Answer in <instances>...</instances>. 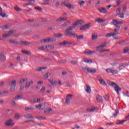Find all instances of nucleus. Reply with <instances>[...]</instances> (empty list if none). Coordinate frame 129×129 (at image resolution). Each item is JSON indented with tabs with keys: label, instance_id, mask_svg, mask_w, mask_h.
<instances>
[{
	"label": "nucleus",
	"instance_id": "nucleus-1",
	"mask_svg": "<svg viewBox=\"0 0 129 129\" xmlns=\"http://www.w3.org/2000/svg\"><path fill=\"white\" fill-rule=\"evenodd\" d=\"M83 23H84V21L83 20H77L74 24H73V26H71L70 28L66 29L65 33H69L71 32V31H73V30H75V27H76V26L81 25L83 24Z\"/></svg>",
	"mask_w": 129,
	"mask_h": 129
},
{
	"label": "nucleus",
	"instance_id": "nucleus-45",
	"mask_svg": "<svg viewBox=\"0 0 129 129\" xmlns=\"http://www.w3.org/2000/svg\"><path fill=\"white\" fill-rule=\"evenodd\" d=\"M22 98V96L21 95H18L15 96L14 98L15 100H19V99H21Z\"/></svg>",
	"mask_w": 129,
	"mask_h": 129
},
{
	"label": "nucleus",
	"instance_id": "nucleus-44",
	"mask_svg": "<svg viewBox=\"0 0 129 129\" xmlns=\"http://www.w3.org/2000/svg\"><path fill=\"white\" fill-rule=\"evenodd\" d=\"M0 28L2 30H5V29H9V26H8V25H4V26H1Z\"/></svg>",
	"mask_w": 129,
	"mask_h": 129
},
{
	"label": "nucleus",
	"instance_id": "nucleus-13",
	"mask_svg": "<svg viewBox=\"0 0 129 129\" xmlns=\"http://www.w3.org/2000/svg\"><path fill=\"white\" fill-rule=\"evenodd\" d=\"M98 80L99 81L100 83L102 84V85H106V83H105V81L104 80H102L101 77L98 76Z\"/></svg>",
	"mask_w": 129,
	"mask_h": 129
},
{
	"label": "nucleus",
	"instance_id": "nucleus-43",
	"mask_svg": "<svg viewBox=\"0 0 129 129\" xmlns=\"http://www.w3.org/2000/svg\"><path fill=\"white\" fill-rule=\"evenodd\" d=\"M120 67H125L126 66H128V63H121L119 64Z\"/></svg>",
	"mask_w": 129,
	"mask_h": 129
},
{
	"label": "nucleus",
	"instance_id": "nucleus-46",
	"mask_svg": "<svg viewBox=\"0 0 129 129\" xmlns=\"http://www.w3.org/2000/svg\"><path fill=\"white\" fill-rule=\"evenodd\" d=\"M34 110V107H33L25 108V110H26V111H29V110Z\"/></svg>",
	"mask_w": 129,
	"mask_h": 129
},
{
	"label": "nucleus",
	"instance_id": "nucleus-59",
	"mask_svg": "<svg viewBox=\"0 0 129 129\" xmlns=\"http://www.w3.org/2000/svg\"><path fill=\"white\" fill-rule=\"evenodd\" d=\"M14 10H15L16 12H21V9L18 7H15Z\"/></svg>",
	"mask_w": 129,
	"mask_h": 129
},
{
	"label": "nucleus",
	"instance_id": "nucleus-23",
	"mask_svg": "<svg viewBox=\"0 0 129 129\" xmlns=\"http://www.w3.org/2000/svg\"><path fill=\"white\" fill-rule=\"evenodd\" d=\"M118 113H119V110H118V109H116L115 110V112L113 113L112 117H115L118 114Z\"/></svg>",
	"mask_w": 129,
	"mask_h": 129
},
{
	"label": "nucleus",
	"instance_id": "nucleus-27",
	"mask_svg": "<svg viewBox=\"0 0 129 129\" xmlns=\"http://www.w3.org/2000/svg\"><path fill=\"white\" fill-rule=\"evenodd\" d=\"M9 42L11 44H14L15 45H19V44H20L19 42L15 41L14 40H10Z\"/></svg>",
	"mask_w": 129,
	"mask_h": 129
},
{
	"label": "nucleus",
	"instance_id": "nucleus-3",
	"mask_svg": "<svg viewBox=\"0 0 129 129\" xmlns=\"http://www.w3.org/2000/svg\"><path fill=\"white\" fill-rule=\"evenodd\" d=\"M82 71L83 72L86 73V74H88V73H91L92 74L96 73V69L94 68L82 67Z\"/></svg>",
	"mask_w": 129,
	"mask_h": 129
},
{
	"label": "nucleus",
	"instance_id": "nucleus-12",
	"mask_svg": "<svg viewBox=\"0 0 129 129\" xmlns=\"http://www.w3.org/2000/svg\"><path fill=\"white\" fill-rule=\"evenodd\" d=\"M84 53V54H86V55H93V54H95V53H96V51L89 50V51H85Z\"/></svg>",
	"mask_w": 129,
	"mask_h": 129
},
{
	"label": "nucleus",
	"instance_id": "nucleus-40",
	"mask_svg": "<svg viewBox=\"0 0 129 129\" xmlns=\"http://www.w3.org/2000/svg\"><path fill=\"white\" fill-rule=\"evenodd\" d=\"M49 43L56 41V38H55L54 37H51L49 38Z\"/></svg>",
	"mask_w": 129,
	"mask_h": 129
},
{
	"label": "nucleus",
	"instance_id": "nucleus-61",
	"mask_svg": "<svg viewBox=\"0 0 129 129\" xmlns=\"http://www.w3.org/2000/svg\"><path fill=\"white\" fill-rule=\"evenodd\" d=\"M36 118H37V119H39V120H41L42 119H46V117H36Z\"/></svg>",
	"mask_w": 129,
	"mask_h": 129
},
{
	"label": "nucleus",
	"instance_id": "nucleus-18",
	"mask_svg": "<svg viewBox=\"0 0 129 129\" xmlns=\"http://www.w3.org/2000/svg\"><path fill=\"white\" fill-rule=\"evenodd\" d=\"M0 60L2 62H5L6 60V57H5V55L4 53H1L0 54Z\"/></svg>",
	"mask_w": 129,
	"mask_h": 129
},
{
	"label": "nucleus",
	"instance_id": "nucleus-63",
	"mask_svg": "<svg viewBox=\"0 0 129 129\" xmlns=\"http://www.w3.org/2000/svg\"><path fill=\"white\" fill-rule=\"evenodd\" d=\"M66 102L68 104L70 103V99H69V98H67V99H66Z\"/></svg>",
	"mask_w": 129,
	"mask_h": 129
},
{
	"label": "nucleus",
	"instance_id": "nucleus-28",
	"mask_svg": "<svg viewBox=\"0 0 129 129\" xmlns=\"http://www.w3.org/2000/svg\"><path fill=\"white\" fill-rule=\"evenodd\" d=\"M67 8H68V9H75V6H74L73 5H72L71 4H67Z\"/></svg>",
	"mask_w": 129,
	"mask_h": 129
},
{
	"label": "nucleus",
	"instance_id": "nucleus-36",
	"mask_svg": "<svg viewBox=\"0 0 129 129\" xmlns=\"http://www.w3.org/2000/svg\"><path fill=\"white\" fill-rule=\"evenodd\" d=\"M44 42V43H50L49 38L48 39H45L42 40L41 41L40 43H43Z\"/></svg>",
	"mask_w": 129,
	"mask_h": 129
},
{
	"label": "nucleus",
	"instance_id": "nucleus-10",
	"mask_svg": "<svg viewBox=\"0 0 129 129\" xmlns=\"http://www.w3.org/2000/svg\"><path fill=\"white\" fill-rule=\"evenodd\" d=\"M96 99L98 102L103 103V99H102V97H101V96L97 95L96 96Z\"/></svg>",
	"mask_w": 129,
	"mask_h": 129
},
{
	"label": "nucleus",
	"instance_id": "nucleus-48",
	"mask_svg": "<svg viewBox=\"0 0 129 129\" xmlns=\"http://www.w3.org/2000/svg\"><path fill=\"white\" fill-rule=\"evenodd\" d=\"M8 93H9L8 91H3L0 92V94H1V95H3V96H5L6 94H8Z\"/></svg>",
	"mask_w": 129,
	"mask_h": 129
},
{
	"label": "nucleus",
	"instance_id": "nucleus-35",
	"mask_svg": "<svg viewBox=\"0 0 129 129\" xmlns=\"http://www.w3.org/2000/svg\"><path fill=\"white\" fill-rule=\"evenodd\" d=\"M22 53H23V54H27V55H31V53L30 51H28L27 50H22Z\"/></svg>",
	"mask_w": 129,
	"mask_h": 129
},
{
	"label": "nucleus",
	"instance_id": "nucleus-7",
	"mask_svg": "<svg viewBox=\"0 0 129 129\" xmlns=\"http://www.w3.org/2000/svg\"><path fill=\"white\" fill-rule=\"evenodd\" d=\"M10 83L11 84V87L10 88V91L13 92L15 91V89H16V83H17V82L16 80L12 81Z\"/></svg>",
	"mask_w": 129,
	"mask_h": 129
},
{
	"label": "nucleus",
	"instance_id": "nucleus-60",
	"mask_svg": "<svg viewBox=\"0 0 129 129\" xmlns=\"http://www.w3.org/2000/svg\"><path fill=\"white\" fill-rule=\"evenodd\" d=\"M120 3H122V1L120 0H117L116 1V4L117 6H119V5H120Z\"/></svg>",
	"mask_w": 129,
	"mask_h": 129
},
{
	"label": "nucleus",
	"instance_id": "nucleus-41",
	"mask_svg": "<svg viewBox=\"0 0 129 129\" xmlns=\"http://www.w3.org/2000/svg\"><path fill=\"white\" fill-rule=\"evenodd\" d=\"M51 53L53 54V55H54L55 56H57V55H60L59 54V52H58V51H51Z\"/></svg>",
	"mask_w": 129,
	"mask_h": 129
},
{
	"label": "nucleus",
	"instance_id": "nucleus-20",
	"mask_svg": "<svg viewBox=\"0 0 129 129\" xmlns=\"http://www.w3.org/2000/svg\"><path fill=\"white\" fill-rule=\"evenodd\" d=\"M83 61L85 62V63H93L92 60L88 58H84L83 59Z\"/></svg>",
	"mask_w": 129,
	"mask_h": 129
},
{
	"label": "nucleus",
	"instance_id": "nucleus-25",
	"mask_svg": "<svg viewBox=\"0 0 129 129\" xmlns=\"http://www.w3.org/2000/svg\"><path fill=\"white\" fill-rule=\"evenodd\" d=\"M54 38H61L63 36V34L59 33H55L53 35Z\"/></svg>",
	"mask_w": 129,
	"mask_h": 129
},
{
	"label": "nucleus",
	"instance_id": "nucleus-16",
	"mask_svg": "<svg viewBox=\"0 0 129 129\" xmlns=\"http://www.w3.org/2000/svg\"><path fill=\"white\" fill-rule=\"evenodd\" d=\"M85 90L87 93H91V88L88 85L85 86Z\"/></svg>",
	"mask_w": 129,
	"mask_h": 129
},
{
	"label": "nucleus",
	"instance_id": "nucleus-38",
	"mask_svg": "<svg viewBox=\"0 0 129 129\" xmlns=\"http://www.w3.org/2000/svg\"><path fill=\"white\" fill-rule=\"evenodd\" d=\"M31 86V83H28L27 82L25 84V88H27V89H29L30 88V87Z\"/></svg>",
	"mask_w": 129,
	"mask_h": 129
},
{
	"label": "nucleus",
	"instance_id": "nucleus-54",
	"mask_svg": "<svg viewBox=\"0 0 129 129\" xmlns=\"http://www.w3.org/2000/svg\"><path fill=\"white\" fill-rule=\"evenodd\" d=\"M118 16H119V18H120V19H123V18H124L123 13H122V14L120 13L119 14Z\"/></svg>",
	"mask_w": 129,
	"mask_h": 129
},
{
	"label": "nucleus",
	"instance_id": "nucleus-14",
	"mask_svg": "<svg viewBox=\"0 0 129 129\" xmlns=\"http://www.w3.org/2000/svg\"><path fill=\"white\" fill-rule=\"evenodd\" d=\"M98 11L100 12V13H101V14H106V13H107V9L105 8L98 9Z\"/></svg>",
	"mask_w": 129,
	"mask_h": 129
},
{
	"label": "nucleus",
	"instance_id": "nucleus-33",
	"mask_svg": "<svg viewBox=\"0 0 129 129\" xmlns=\"http://www.w3.org/2000/svg\"><path fill=\"white\" fill-rule=\"evenodd\" d=\"M45 49H46V46H42L38 48V50L39 51H45Z\"/></svg>",
	"mask_w": 129,
	"mask_h": 129
},
{
	"label": "nucleus",
	"instance_id": "nucleus-34",
	"mask_svg": "<svg viewBox=\"0 0 129 129\" xmlns=\"http://www.w3.org/2000/svg\"><path fill=\"white\" fill-rule=\"evenodd\" d=\"M69 24H71V21H68L67 22H64L62 25V27H67V26H68V25H69Z\"/></svg>",
	"mask_w": 129,
	"mask_h": 129
},
{
	"label": "nucleus",
	"instance_id": "nucleus-53",
	"mask_svg": "<svg viewBox=\"0 0 129 129\" xmlns=\"http://www.w3.org/2000/svg\"><path fill=\"white\" fill-rule=\"evenodd\" d=\"M71 64H72V65H76L78 63V62L77 61V60H74V61H71Z\"/></svg>",
	"mask_w": 129,
	"mask_h": 129
},
{
	"label": "nucleus",
	"instance_id": "nucleus-47",
	"mask_svg": "<svg viewBox=\"0 0 129 129\" xmlns=\"http://www.w3.org/2000/svg\"><path fill=\"white\" fill-rule=\"evenodd\" d=\"M106 72L107 73H112V68L107 69L106 70Z\"/></svg>",
	"mask_w": 129,
	"mask_h": 129
},
{
	"label": "nucleus",
	"instance_id": "nucleus-22",
	"mask_svg": "<svg viewBox=\"0 0 129 129\" xmlns=\"http://www.w3.org/2000/svg\"><path fill=\"white\" fill-rule=\"evenodd\" d=\"M105 46H106V42H105L102 43L99 46H97L96 47V49H99V48H104V47H105Z\"/></svg>",
	"mask_w": 129,
	"mask_h": 129
},
{
	"label": "nucleus",
	"instance_id": "nucleus-11",
	"mask_svg": "<svg viewBox=\"0 0 129 129\" xmlns=\"http://www.w3.org/2000/svg\"><path fill=\"white\" fill-rule=\"evenodd\" d=\"M12 121H13L12 119H9L6 121L5 124L7 125V126H12V125L15 124V123H12Z\"/></svg>",
	"mask_w": 129,
	"mask_h": 129
},
{
	"label": "nucleus",
	"instance_id": "nucleus-56",
	"mask_svg": "<svg viewBox=\"0 0 129 129\" xmlns=\"http://www.w3.org/2000/svg\"><path fill=\"white\" fill-rule=\"evenodd\" d=\"M3 37H4V38H8L9 37H11V35L8 33V34H4Z\"/></svg>",
	"mask_w": 129,
	"mask_h": 129
},
{
	"label": "nucleus",
	"instance_id": "nucleus-24",
	"mask_svg": "<svg viewBox=\"0 0 129 129\" xmlns=\"http://www.w3.org/2000/svg\"><path fill=\"white\" fill-rule=\"evenodd\" d=\"M6 15H7V14H6L5 13L3 14V9H2V7H1V6H0V16H1V17H2V18H5Z\"/></svg>",
	"mask_w": 129,
	"mask_h": 129
},
{
	"label": "nucleus",
	"instance_id": "nucleus-9",
	"mask_svg": "<svg viewBox=\"0 0 129 129\" xmlns=\"http://www.w3.org/2000/svg\"><path fill=\"white\" fill-rule=\"evenodd\" d=\"M73 44V43L72 42H69L67 41H64L61 42H60L59 43V44L60 45V46H65L66 45H72Z\"/></svg>",
	"mask_w": 129,
	"mask_h": 129
},
{
	"label": "nucleus",
	"instance_id": "nucleus-8",
	"mask_svg": "<svg viewBox=\"0 0 129 129\" xmlns=\"http://www.w3.org/2000/svg\"><path fill=\"white\" fill-rule=\"evenodd\" d=\"M90 27V23H88L84 25H83L82 27H81L80 28V30L81 31H84V30H87L89 29Z\"/></svg>",
	"mask_w": 129,
	"mask_h": 129
},
{
	"label": "nucleus",
	"instance_id": "nucleus-58",
	"mask_svg": "<svg viewBox=\"0 0 129 129\" xmlns=\"http://www.w3.org/2000/svg\"><path fill=\"white\" fill-rule=\"evenodd\" d=\"M50 73H47L44 75V77H46V78H49V77H50Z\"/></svg>",
	"mask_w": 129,
	"mask_h": 129
},
{
	"label": "nucleus",
	"instance_id": "nucleus-57",
	"mask_svg": "<svg viewBox=\"0 0 129 129\" xmlns=\"http://www.w3.org/2000/svg\"><path fill=\"white\" fill-rule=\"evenodd\" d=\"M42 106H43V105H42V104H39V105L35 106V107H36V108H38V109H41Z\"/></svg>",
	"mask_w": 129,
	"mask_h": 129
},
{
	"label": "nucleus",
	"instance_id": "nucleus-2",
	"mask_svg": "<svg viewBox=\"0 0 129 129\" xmlns=\"http://www.w3.org/2000/svg\"><path fill=\"white\" fill-rule=\"evenodd\" d=\"M121 24H122L121 21H119L116 20H113L112 24L115 26V28L114 29V33H117V35H118V30L119 29H120Z\"/></svg>",
	"mask_w": 129,
	"mask_h": 129
},
{
	"label": "nucleus",
	"instance_id": "nucleus-32",
	"mask_svg": "<svg viewBox=\"0 0 129 129\" xmlns=\"http://www.w3.org/2000/svg\"><path fill=\"white\" fill-rule=\"evenodd\" d=\"M20 117H21L20 113L15 114V118H16V119H20Z\"/></svg>",
	"mask_w": 129,
	"mask_h": 129
},
{
	"label": "nucleus",
	"instance_id": "nucleus-4",
	"mask_svg": "<svg viewBox=\"0 0 129 129\" xmlns=\"http://www.w3.org/2000/svg\"><path fill=\"white\" fill-rule=\"evenodd\" d=\"M109 85L114 88V90L116 91L117 94L119 95V92L121 91V88L119 87L116 83L113 82H110Z\"/></svg>",
	"mask_w": 129,
	"mask_h": 129
},
{
	"label": "nucleus",
	"instance_id": "nucleus-26",
	"mask_svg": "<svg viewBox=\"0 0 129 129\" xmlns=\"http://www.w3.org/2000/svg\"><path fill=\"white\" fill-rule=\"evenodd\" d=\"M126 120H118L116 123V124H123V123L125 122Z\"/></svg>",
	"mask_w": 129,
	"mask_h": 129
},
{
	"label": "nucleus",
	"instance_id": "nucleus-19",
	"mask_svg": "<svg viewBox=\"0 0 129 129\" xmlns=\"http://www.w3.org/2000/svg\"><path fill=\"white\" fill-rule=\"evenodd\" d=\"M63 21H67V18L66 17H60L56 20V22L58 23L59 22H62Z\"/></svg>",
	"mask_w": 129,
	"mask_h": 129
},
{
	"label": "nucleus",
	"instance_id": "nucleus-42",
	"mask_svg": "<svg viewBox=\"0 0 129 129\" xmlns=\"http://www.w3.org/2000/svg\"><path fill=\"white\" fill-rule=\"evenodd\" d=\"M118 72L116 70H114L113 69H112V74L113 75H114V74H118Z\"/></svg>",
	"mask_w": 129,
	"mask_h": 129
},
{
	"label": "nucleus",
	"instance_id": "nucleus-55",
	"mask_svg": "<svg viewBox=\"0 0 129 129\" xmlns=\"http://www.w3.org/2000/svg\"><path fill=\"white\" fill-rule=\"evenodd\" d=\"M35 10H36L37 11H39V12H41L42 11V8L38 7H35Z\"/></svg>",
	"mask_w": 129,
	"mask_h": 129
},
{
	"label": "nucleus",
	"instance_id": "nucleus-5",
	"mask_svg": "<svg viewBox=\"0 0 129 129\" xmlns=\"http://www.w3.org/2000/svg\"><path fill=\"white\" fill-rule=\"evenodd\" d=\"M64 34L67 37H71V36H72L74 37V38H77L78 40H83V35L78 36L76 34L72 33V32H65Z\"/></svg>",
	"mask_w": 129,
	"mask_h": 129
},
{
	"label": "nucleus",
	"instance_id": "nucleus-64",
	"mask_svg": "<svg viewBox=\"0 0 129 129\" xmlns=\"http://www.w3.org/2000/svg\"><path fill=\"white\" fill-rule=\"evenodd\" d=\"M123 12H126L125 10H126V6H124L122 8Z\"/></svg>",
	"mask_w": 129,
	"mask_h": 129
},
{
	"label": "nucleus",
	"instance_id": "nucleus-17",
	"mask_svg": "<svg viewBox=\"0 0 129 129\" xmlns=\"http://www.w3.org/2000/svg\"><path fill=\"white\" fill-rule=\"evenodd\" d=\"M47 67H40V68H37L36 69H35V71H37V72H41L42 70H45L47 69Z\"/></svg>",
	"mask_w": 129,
	"mask_h": 129
},
{
	"label": "nucleus",
	"instance_id": "nucleus-30",
	"mask_svg": "<svg viewBox=\"0 0 129 129\" xmlns=\"http://www.w3.org/2000/svg\"><path fill=\"white\" fill-rule=\"evenodd\" d=\"M97 38L98 37L97 36V34L94 33L92 35V40H94L97 39Z\"/></svg>",
	"mask_w": 129,
	"mask_h": 129
},
{
	"label": "nucleus",
	"instance_id": "nucleus-37",
	"mask_svg": "<svg viewBox=\"0 0 129 129\" xmlns=\"http://www.w3.org/2000/svg\"><path fill=\"white\" fill-rule=\"evenodd\" d=\"M50 111H52L51 108H47L45 110H44V113H49Z\"/></svg>",
	"mask_w": 129,
	"mask_h": 129
},
{
	"label": "nucleus",
	"instance_id": "nucleus-31",
	"mask_svg": "<svg viewBox=\"0 0 129 129\" xmlns=\"http://www.w3.org/2000/svg\"><path fill=\"white\" fill-rule=\"evenodd\" d=\"M24 117L26 118H29V119L34 118V117L33 116H32L31 114H26L24 115Z\"/></svg>",
	"mask_w": 129,
	"mask_h": 129
},
{
	"label": "nucleus",
	"instance_id": "nucleus-15",
	"mask_svg": "<svg viewBox=\"0 0 129 129\" xmlns=\"http://www.w3.org/2000/svg\"><path fill=\"white\" fill-rule=\"evenodd\" d=\"M21 45H24V46H27L28 45H31L32 42H30L27 41H20Z\"/></svg>",
	"mask_w": 129,
	"mask_h": 129
},
{
	"label": "nucleus",
	"instance_id": "nucleus-51",
	"mask_svg": "<svg viewBox=\"0 0 129 129\" xmlns=\"http://www.w3.org/2000/svg\"><path fill=\"white\" fill-rule=\"evenodd\" d=\"M104 99L106 100V101H108L109 100V95H106L104 97Z\"/></svg>",
	"mask_w": 129,
	"mask_h": 129
},
{
	"label": "nucleus",
	"instance_id": "nucleus-39",
	"mask_svg": "<svg viewBox=\"0 0 129 129\" xmlns=\"http://www.w3.org/2000/svg\"><path fill=\"white\" fill-rule=\"evenodd\" d=\"M129 51V46L125 47L124 50H123V53L124 54H126V53H127V52H128Z\"/></svg>",
	"mask_w": 129,
	"mask_h": 129
},
{
	"label": "nucleus",
	"instance_id": "nucleus-62",
	"mask_svg": "<svg viewBox=\"0 0 129 129\" xmlns=\"http://www.w3.org/2000/svg\"><path fill=\"white\" fill-rule=\"evenodd\" d=\"M14 32H15V31H14V30L9 31L8 32V34H9V35H11V36H12V34H14Z\"/></svg>",
	"mask_w": 129,
	"mask_h": 129
},
{
	"label": "nucleus",
	"instance_id": "nucleus-50",
	"mask_svg": "<svg viewBox=\"0 0 129 129\" xmlns=\"http://www.w3.org/2000/svg\"><path fill=\"white\" fill-rule=\"evenodd\" d=\"M25 81H28V79H21L20 81V83H24Z\"/></svg>",
	"mask_w": 129,
	"mask_h": 129
},
{
	"label": "nucleus",
	"instance_id": "nucleus-6",
	"mask_svg": "<svg viewBox=\"0 0 129 129\" xmlns=\"http://www.w3.org/2000/svg\"><path fill=\"white\" fill-rule=\"evenodd\" d=\"M117 35V33H108L105 35V37L106 38L110 37H113V39H121V37H115L114 36H116Z\"/></svg>",
	"mask_w": 129,
	"mask_h": 129
},
{
	"label": "nucleus",
	"instance_id": "nucleus-49",
	"mask_svg": "<svg viewBox=\"0 0 129 129\" xmlns=\"http://www.w3.org/2000/svg\"><path fill=\"white\" fill-rule=\"evenodd\" d=\"M85 4V2L84 1H79L78 2V5H79L80 7H82V6H83V5H84Z\"/></svg>",
	"mask_w": 129,
	"mask_h": 129
},
{
	"label": "nucleus",
	"instance_id": "nucleus-52",
	"mask_svg": "<svg viewBox=\"0 0 129 129\" xmlns=\"http://www.w3.org/2000/svg\"><path fill=\"white\" fill-rule=\"evenodd\" d=\"M48 48H50V49H55V47L54 46H50V45H46L45 46V48L47 49Z\"/></svg>",
	"mask_w": 129,
	"mask_h": 129
},
{
	"label": "nucleus",
	"instance_id": "nucleus-29",
	"mask_svg": "<svg viewBox=\"0 0 129 129\" xmlns=\"http://www.w3.org/2000/svg\"><path fill=\"white\" fill-rule=\"evenodd\" d=\"M95 22H96L97 23H98L99 24H100L101 23H103V22H104V20H103L100 18H98L95 20Z\"/></svg>",
	"mask_w": 129,
	"mask_h": 129
},
{
	"label": "nucleus",
	"instance_id": "nucleus-21",
	"mask_svg": "<svg viewBox=\"0 0 129 129\" xmlns=\"http://www.w3.org/2000/svg\"><path fill=\"white\" fill-rule=\"evenodd\" d=\"M49 82L53 86H56V85L58 84V83L56 81L49 80Z\"/></svg>",
	"mask_w": 129,
	"mask_h": 129
}]
</instances>
